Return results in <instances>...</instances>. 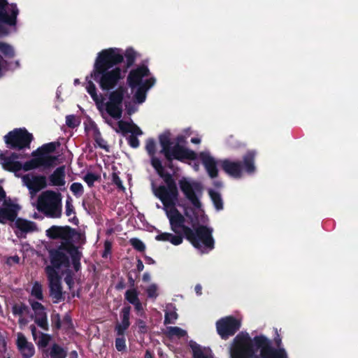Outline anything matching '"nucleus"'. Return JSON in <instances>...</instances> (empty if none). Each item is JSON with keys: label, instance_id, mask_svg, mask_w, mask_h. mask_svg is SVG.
Here are the masks:
<instances>
[{"label": "nucleus", "instance_id": "nucleus-9", "mask_svg": "<svg viewBox=\"0 0 358 358\" xmlns=\"http://www.w3.org/2000/svg\"><path fill=\"white\" fill-rule=\"evenodd\" d=\"M179 188L181 192L191 204L196 209L201 208L200 198L203 194V186L201 182L191 181L187 178H182L178 181Z\"/></svg>", "mask_w": 358, "mask_h": 358}, {"label": "nucleus", "instance_id": "nucleus-28", "mask_svg": "<svg viewBox=\"0 0 358 358\" xmlns=\"http://www.w3.org/2000/svg\"><path fill=\"white\" fill-rule=\"evenodd\" d=\"M123 59L125 57L126 62L124 67L122 69L125 73L127 70L134 65L136 59V52L132 48H128L124 52L122 51Z\"/></svg>", "mask_w": 358, "mask_h": 358}, {"label": "nucleus", "instance_id": "nucleus-54", "mask_svg": "<svg viewBox=\"0 0 358 358\" xmlns=\"http://www.w3.org/2000/svg\"><path fill=\"white\" fill-rule=\"evenodd\" d=\"M62 323L66 329H69L73 327L72 319L69 314H66L62 320Z\"/></svg>", "mask_w": 358, "mask_h": 358}, {"label": "nucleus", "instance_id": "nucleus-5", "mask_svg": "<svg viewBox=\"0 0 358 358\" xmlns=\"http://www.w3.org/2000/svg\"><path fill=\"white\" fill-rule=\"evenodd\" d=\"M257 153L255 150H248L243 156L242 161H234L224 159L220 161L222 169L228 176L239 179L242 178L243 173L252 175L256 171L255 157Z\"/></svg>", "mask_w": 358, "mask_h": 358}, {"label": "nucleus", "instance_id": "nucleus-20", "mask_svg": "<svg viewBox=\"0 0 358 358\" xmlns=\"http://www.w3.org/2000/svg\"><path fill=\"white\" fill-rule=\"evenodd\" d=\"M199 159L205 167L208 176L211 178H217L218 176V169L217 162L208 152H201L199 153Z\"/></svg>", "mask_w": 358, "mask_h": 358}, {"label": "nucleus", "instance_id": "nucleus-47", "mask_svg": "<svg viewBox=\"0 0 358 358\" xmlns=\"http://www.w3.org/2000/svg\"><path fill=\"white\" fill-rule=\"evenodd\" d=\"M146 294L148 298L156 299L158 296L157 286L152 284L146 289Z\"/></svg>", "mask_w": 358, "mask_h": 358}, {"label": "nucleus", "instance_id": "nucleus-49", "mask_svg": "<svg viewBox=\"0 0 358 358\" xmlns=\"http://www.w3.org/2000/svg\"><path fill=\"white\" fill-rule=\"evenodd\" d=\"M177 318L178 314L176 312H166L165 313L164 324H167L173 323V321L177 320Z\"/></svg>", "mask_w": 358, "mask_h": 358}, {"label": "nucleus", "instance_id": "nucleus-17", "mask_svg": "<svg viewBox=\"0 0 358 358\" xmlns=\"http://www.w3.org/2000/svg\"><path fill=\"white\" fill-rule=\"evenodd\" d=\"M19 13L15 4L8 6L7 0H0V22L9 26H15Z\"/></svg>", "mask_w": 358, "mask_h": 358}, {"label": "nucleus", "instance_id": "nucleus-21", "mask_svg": "<svg viewBox=\"0 0 358 358\" xmlns=\"http://www.w3.org/2000/svg\"><path fill=\"white\" fill-rule=\"evenodd\" d=\"M14 222V225L17 229V231H15V234L17 237H22V234H26L37 229L36 224L34 222L21 217H16Z\"/></svg>", "mask_w": 358, "mask_h": 358}, {"label": "nucleus", "instance_id": "nucleus-51", "mask_svg": "<svg viewBox=\"0 0 358 358\" xmlns=\"http://www.w3.org/2000/svg\"><path fill=\"white\" fill-rule=\"evenodd\" d=\"M30 343H29L25 338V336L22 334H19L17 339V346L18 350H21L22 348L27 346Z\"/></svg>", "mask_w": 358, "mask_h": 358}, {"label": "nucleus", "instance_id": "nucleus-7", "mask_svg": "<svg viewBox=\"0 0 358 358\" xmlns=\"http://www.w3.org/2000/svg\"><path fill=\"white\" fill-rule=\"evenodd\" d=\"M58 143L50 142L43 144L42 146L33 151L31 155L33 157L29 161L25 162V168L27 169H36L40 167L44 169H50L57 164L58 160L57 156L50 155L55 151Z\"/></svg>", "mask_w": 358, "mask_h": 358}, {"label": "nucleus", "instance_id": "nucleus-14", "mask_svg": "<svg viewBox=\"0 0 358 358\" xmlns=\"http://www.w3.org/2000/svg\"><path fill=\"white\" fill-rule=\"evenodd\" d=\"M76 235H78L79 238L82 234L78 233L75 229L69 226H57L53 225L46 230V236L52 240L61 239L64 241L62 244H73L72 241Z\"/></svg>", "mask_w": 358, "mask_h": 358}, {"label": "nucleus", "instance_id": "nucleus-44", "mask_svg": "<svg viewBox=\"0 0 358 358\" xmlns=\"http://www.w3.org/2000/svg\"><path fill=\"white\" fill-rule=\"evenodd\" d=\"M51 322L53 329L59 330L62 327V321L59 313L52 314Z\"/></svg>", "mask_w": 358, "mask_h": 358}, {"label": "nucleus", "instance_id": "nucleus-43", "mask_svg": "<svg viewBox=\"0 0 358 358\" xmlns=\"http://www.w3.org/2000/svg\"><path fill=\"white\" fill-rule=\"evenodd\" d=\"M115 348L119 352L125 350L127 346L126 339L124 336H118V337L115 338Z\"/></svg>", "mask_w": 358, "mask_h": 358}, {"label": "nucleus", "instance_id": "nucleus-55", "mask_svg": "<svg viewBox=\"0 0 358 358\" xmlns=\"http://www.w3.org/2000/svg\"><path fill=\"white\" fill-rule=\"evenodd\" d=\"M155 83V79L154 78H150L146 79L143 83L141 84V87H143V89H146L148 91L150 87H152Z\"/></svg>", "mask_w": 358, "mask_h": 358}, {"label": "nucleus", "instance_id": "nucleus-37", "mask_svg": "<svg viewBox=\"0 0 358 358\" xmlns=\"http://www.w3.org/2000/svg\"><path fill=\"white\" fill-rule=\"evenodd\" d=\"M94 139L99 148L108 150V146L106 145V142L102 138L101 134L98 129L94 132Z\"/></svg>", "mask_w": 358, "mask_h": 358}, {"label": "nucleus", "instance_id": "nucleus-15", "mask_svg": "<svg viewBox=\"0 0 358 358\" xmlns=\"http://www.w3.org/2000/svg\"><path fill=\"white\" fill-rule=\"evenodd\" d=\"M71 244H61L57 248L49 250V258L51 265L50 267L55 270L61 268H69L70 266V260L69 256L63 251L68 252V247Z\"/></svg>", "mask_w": 358, "mask_h": 358}, {"label": "nucleus", "instance_id": "nucleus-24", "mask_svg": "<svg viewBox=\"0 0 358 358\" xmlns=\"http://www.w3.org/2000/svg\"><path fill=\"white\" fill-rule=\"evenodd\" d=\"M66 167L64 165L57 167L48 177L50 186H64L66 184L65 172Z\"/></svg>", "mask_w": 358, "mask_h": 358}, {"label": "nucleus", "instance_id": "nucleus-42", "mask_svg": "<svg viewBox=\"0 0 358 358\" xmlns=\"http://www.w3.org/2000/svg\"><path fill=\"white\" fill-rule=\"evenodd\" d=\"M70 189L73 192V194L76 196H81L84 192L83 186L80 182L72 183L70 187Z\"/></svg>", "mask_w": 358, "mask_h": 358}, {"label": "nucleus", "instance_id": "nucleus-45", "mask_svg": "<svg viewBox=\"0 0 358 358\" xmlns=\"http://www.w3.org/2000/svg\"><path fill=\"white\" fill-rule=\"evenodd\" d=\"M80 122L76 119L73 115H69L66 117V124L68 127L74 129L78 127Z\"/></svg>", "mask_w": 358, "mask_h": 358}, {"label": "nucleus", "instance_id": "nucleus-41", "mask_svg": "<svg viewBox=\"0 0 358 358\" xmlns=\"http://www.w3.org/2000/svg\"><path fill=\"white\" fill-rule=\"evenodd\" d=\"M99 178V176L89 172L84 176L83 180L90 187H92L94 186V182L98 180Z\"/></svg>", "mask_w": 358, "mask_h": 358}, {"label": "nucleus", "instance_id": "nucleus-25", "mask_svg": "<svg viewBox=\"0 0 358 358\" xmlns=\"http://www.w3.org/2000/svg\"><path fill=\"white\" fill-rule=\"evenodd\" d=\"M88 79L89 76H87L86 80L87 83L86 85V90L87 93L91 96L92 100L95 102L97 108L100 109L101 106H105L104 99L101 94H97V90L95 85L91 80Z\"/></svg>", "mask_w": 358, "mask_h": 358}, {"label": "nucleus", "instance_id": "nucleus-12", "mask_svg": "<svg viewBox=\"0 0 358 358\" xmlns=\"http://www.w3.org/2000/svg\"><path fill=\"white\" fill-rule=\"evenodd\" d=\"M48 280L50 296L53 303H57L65 300L64 293L62 292V278L57 271L50 266L45 268Z\"/></svg>", "mask_w": 358, "mask_h": 358}, {"label": "nucleus", "instance_id": "nucleus-31", "mask_svg": "<svg viewBox=\"0 0 358 358\" xmlns=\"http://www.w3.org/2000/svg\"><path fill=\"white\" fill-rule=\"evenodd\" d=\"M35 322L44 330L48 329L47 314L45 311H41L36 314Z\"/></svg>", "mask_w": 358, "mask_h": 358}, {"label": "nucleus", "instance_id": "nucleus-46", "mask_svg": "<svg viewBox=\"0 0 358 358\" xmlns=\"http://www.w3.org/2000/svg\"><path fill=\"white\" fill-rule=\"evenodd\" d=\"M136 325L138 327V332L139 334H146L148 331V327L146 324V322L141 320V319H137L136 320Z\"/></svg>", "mask_w": 358, "mask_h": 358}, {"label": "nucleus", "instance_id": "nucleus-1", "mask_svg": "<svg viewBox=\"0 0 358 358\" xmlns=\"http://www.w3.org/2000/svg\"><path fill=\"white\" fill-rule=\"evenodd\" d=\"M123 62L122 50L110 48L99 52L95 59L90 77L96 81L103 92H108L105 103L106 113L113 119L119 120L122 115L124 98H130L128 87L120 85L125 73L117 66Z\"/></svg>", "mask_w": 358, "mask_h": 358}, {"label": "nucleus", "instance_id": "nucleus-18", "mask_svg": "<svg viewBox=\"0 0 358 358\" xmlns=\"http://www.w3.org/2000/svg\"><path fill=\"white\" fill-rule=\"evenodd\" d=\"M20 157V155L16 152H12L9 156H6L3 153H0V164L2 168L9 172L16 173L22 169L24 171H29L31 169L25 168V162L22 164L17 161Z\"/></svg>", "mask_w": 358, "mask_h": 358}, {"label": "nucleus", "instance_id": "nucleus-50", "mask_svg": "<svg viewBox=\"0 0 358 358\" xmlns=\"http://www.w3.org/2000/svg\"><path fill=\"white\" fill-rule=\"evenodd\" d=\"M65 208H66L65 213H66V216L69 217L71 214H75L74 206L72 203V199H71V197H68V199H66Z\"/></svg>", "mask_w": 358, "mask_h": 358}, {"label": "nucleus", "instance_id": "nucleus-60", "mask_svg": "<svg viewBox=\"0 0 358 358\" xmlns=\"http://www.w3.org/2000/svg\"><path fill=\"white\" fill-rule=\"evenodd\" d=\"M50 336L47 334H43L42 337L41 338L39 341V344L42 347H45L49 342Z\"/></svg>", "mask_w": 358, "mask_h": 358}, {"label": "nucleus", "instance_id": "nucleus-64", "mask_svg": "<svg viewBox=\"0 0 358 358\" xmlns=\"http://www.w3.org/2000/svg\"><path fill=\"white\" fill-rule=\"evenodd\" d=\"M143 268H144V265H143V262L140 259H137V265H136L137 271L138 272H141L143 270Z\"/></svg>", "mask_w": 358, "mask_h": 358}, {"label": "nucleus", "instance_id": "nucleus-57", "mask_svg": "<svg viewBox=\"0 0 358 358\" xmlns=\"http://www.w3.org/2000/svg\"><path fill=\"white\" fill-rule=\"evenodd\" d=\"M132 305L134 306V309L138 315L141 316L144 314L143 305L140 300L133 303Z\"/></svg>", "mask_w": 358, "mask_h": 358}, {"label": "nucleus", "instance_id": "nucleus-26", "mask_svg": "<svg viewBox=\"0 0 358 358\" xmlns=\"http://www.w3.org/2000/svg\"><path fill=\"white\" fill-rule=\"evenodd\" d=\"M118 128L120 131L125 134L127 133H131V135L141 136L143 134L142 130L132 121L128 122L123 120H120L117 122Z\"/></svg>", "mask_w": 358, "mask_h": 358}, {"label": "nucleus", "instance_id": "nucleus-30", "mask_svg": "<svg viewBox=\"0 0 358 358\" xmlns=\"http://www.w3.org/2000/svg\"><path fill=\"white\" fill-rule=\"evenodd\" d=\"M67 354L66 350L57 343H54L50 351L51 358H66Z\"/></svg>", "mask_w": 358, "mask_h": 358}, {"label": "nucleus", "instance_id": "nucleus-35", "mask_svg": "<svg viewBox=\"0 0 358 358\" xmlns=\"http://www.w3.org/2000/svg\"><path fill=\"white\" fill-rule=\"evenodd\" d=\"M28 310V307L23 303H15L12 307V313L15 316H22Z\"/></svg>", "mask_w": 358, "mask_h": 358}, {"label": "nucleus", "instance_id": "nucleus-32", "mask_svg": "<svg viewBox=\"0 0 358 358\" xmlns=\"http://www.w3.org/2000/svg\"><path fill=\"white\" fill-rule=\"evenodd\" d=\"M137 90L134 94V101L136 103L141 104L143 103L145 99H146V89H143V87L137 86Z\"/></svg>", "mask_w": 358, "mask_h": 358}, {"label": "nucleus", "instance_id": "nucleus-52", "mask_svg": "<svg viewBox=\"0 0 358 358\" xmlns=\"http://www.w3.org/2000/svg\"><path fill=\"white\" fill-rule=\"evenodd\" d=\"M127 141L129 146L131 147L132 148H137L140 145V141L137 138V136L130 135L127 138Z\"/></svg>", "mask_w": 358, "mask_h": 358}, {"label": "nucleus", "instance_id": "nucleus-48", "mask_svg": "<svg viewBox=\"0 0 358 358\" xmlns=\"http://www.w3.org/2000/svg\"><path fill=\"white\" fill-rule=\"evenodd\" d=\"M111 179H112L113 183L115 184L119 189L123 190V191L125 189V188L122 184V182L118 176V173L113 172L112 173Z\"/></svg>", "mask_w": 358, "mask_h": 358}, {"label": "nucleus", "instance_id": "nucleus-22", "mask_svg": "<svg viewBox=\"0 0 358 358\" xmlns=\"http://www.w3.org/2000/svg\"><path fill=\"white\" fill-rule=\"evenodd\" d=\"M130 312L131 306H124L120 312L121 322L117 323L115 327V331L117 336H124L125 331L130 326Z\"/></svg>", "mask_w": 358, "mask_h": 358}, {"label": "nucleus", "instance_id": "nucleus-56", "mask_svg": "<svg viewBox=\"0 0 358 358\" xmlns=\"http://www.w3.org/2000/svg\"><path fill=\"white\" fill-rule=\"evenodd\" d=\"M124 106L127 110V113L129 115L134 114L136 111L135 106L129 101H124Z\"/></svg>", "mask_w": 358, "mask_h": 358}, {"label": "nucleus", "instance_id": "nucleus-4", "mask_svg": "<svg viewBox=\"0 0 358 358\" xmlns=\"http://www.w3.org/2000/svg\"><path fill=\"white\" fill-rule=\"evenodd\" d=\"M171 132L164 131L159 136V144L162 147L160 153L162 154L166 162V166L172 169L173 168V159L184 162L185 159L195 160L197 158L196 153L182 145L176 143L172 146L173 142L171 139Z\"/></svg>", "mask_w": 358, "mask_h": 358}, {"label": "nucleus", "instance_id": "nucleus-13", "mask_svg": "<svg viewBox=\"0 0 358 358\" xmlns=\"http://www.w3.org/2000/svg\"><path fill=\"white\" fill-rule=\"evenodd\" d=\"M241 322L234 316H227L216 322V329L222 339L227 340L240 329Z\"/></svg>", "mask_w": 358, "mask_h": 358}, {"label": "nucleus", "instance_id": "nucleus-34", "mask_svg": "<svg viewBox=\"0 0 358 358\" xmlns=\"http://www.w3.org/2000/svg\"><path fill=\"white\" fill-rule=\"evenodd\" d=\"M167 333L169 336H176L178 338H182L187 335V331L178 327H168Z\"/></svg>", "mask_w": 358, "mask_h": 358}, {"label": "nucleus", "instance_id": "nucleus-36", "mask_svg": "<svg viewBox=\"0 0 358 358\" xmlns=\"http://www.w3.org/2000/svg\"><path fill=\"white\" fill-rule=\"evenodd\" d=\"M22 358H30L31 357L35 352V349L34 345L31 343L25 347L19 350Z\"/></svg>", "mask_w": 358, "mask_h": 358}, {"label": "nucleus", "instance_id": "nucleus-8", "mask_svg": "<svg viewBox=\"0 0 358 358\" xmlns=\"http://www.w3.org/2000/svg\"><path fill=\"white\" fill-rule=\"evenodd\" d=\"M33 139L32 134L29 133L24 127L14 129L3 137L6 148L15 150L30 148V144Z\"/></svg>", "mask_w": 358, "mask_h": 358}, {"label": "nucleus", "instance_id": "nucleus-59", "mask_svg": "<svg viewBox=\"0 0 358 358\" xmlns=\"http://www.w3.org/2000/svg\"><path fill=\"white\" fill-rule=\"evenodd\" d=\"M275 336L274 338V343L278 348L277 349H284L283 348H281L282 345V338L280 336L278 333L277 329H275Z\"/></svg>", "mask_w": 358, "mask_h": 358}, {"label": "nucleus", "instance_id": "nucleus-33", "mask_svg": "<svg viewBox=\"0 0 358 358\" xmlns=\"http://www.w3.org/2000/svg\"><path fill=\"white\" fill-rule=\"evenodd\" d=\"M124 299L129 303L133 304L140 300L138 298V292L135 288L129 289L126 291Z\"/></svg>", "mask_w": 358, "mask_h": 358}, {"label": "nucleus", "instance_id": "nucleus-23", "mask_svg": "<svg viewBox=\"0 0 358 358\" xmlns=\"http://www.w3.org/2000/svg\"><path fill=\"white\" fill-rule=\"evenodd\" d=\"M17 210L18 206L16 204L10 203L5 207H0V223L14 222L17 216Z\"/></svg>", "mask_w": 358, "mask_h": 358}, {"label": "nucleus", "instance_id": "nucleus-40", "mask_svg": "<svg viewBox=\"0 0 358 358\" xmlns=\"http://www.w3.org/2000/svg\"><path fill=\"white\" fill-rule=\"evenodd\" d=\"M0 51L6 57H13L15 56V52L13 48L6 43H0Z\"/></svg>", "mask_w": 358, "mask_h": 358}, {"label": "nucleus", "instance_id": "nucleus-63", "mask_svg": "<svg viewBox=\"0 0 358 358\" xmlns=\"http://www.w3.org/2000/svg\"><path fill=\"white\" fill-rule=\"evenodd\" d=\"M76 296L80 298V294L79 291H77L76 292H73L70 295H69L67 298V302H69L72 298H74Z\"/></svg>", "mask_w": 358, "mask_h": 358}, {"label": "nucleus", "instance_id": "nucleus-27", "mask_svg": "<svg viewBox=\"0 0 358 358\" xmlns=\"http://www.w3.org/2000/svg\"><path fill=\"white\" fill-rule=\"evenodd\" d=\"M68 253L70 255L71 262L74 270L78 272L81 268L80 260L83 257V254L79 251L78 248L73 244H71L68 247Z\"/></svg>", "mask_w": 358, "mask_h": 358}, {"label": "nucleus", "instance_id": "nucleus-62", "mask_svg": "<svg viewBox=\"0 0 358 358\" xmlns=\"http://www.w3.org/2000/svg\"><path fill=\"white\" fill-rule=\"evenodd\" d=\"M110 252V244L108 242L105 243V250L102 255L103 257H106L107 254Z\"/></svg>", "mask_w": 358, "mask_h": 358}, {"label": "nucleus", "instance_id": "nucleus-58", "mask_svg": "<svg viewBox=\"0 0 358 358\" xmlns=\"http://www.w3.org/2000/svg\"><path fill=\"white\" fill-rule=\"evenodd\" d=\"M64 281H65L66 284L68 285L69 288L71 289L74 285V281H73V277L71 273H68L65 276Z\"/></svg>", "mask_w": 358, "mask_h": 358}, {"label": "nucleus", "instance_id": "nucleus-53", "mask_svg": "<svg viewBox=\"0 0 358 358\" xmlns=\"http://www.w3.org/2000/svg\"><path fill=\"white\" fill-rule=\"evenodd\" d=\"M30 304H31L32 309L36 313V314H37V313L41 312V311H45L44 306L42 303H41L40 302L32 301V302H30Z\"/></svg>", "mask_w": 358, "mask_h": 358}, {"label": "nucleus", "instance_id": "nucleus-3", "mask_svg": "<svg viewBox=\"0 0 358 358\" xmlns=\"http://www.w3.org/2000/svg\"><path fill=\"white\" fill-rule=\"evenodd\" d=\"M145 150L150 157L152 166L165 183L164 185H161L153 188L154 194L162 203L169 204L173 199L176 197L178 192H179L177 183L172 174L165 171L161 160L155 156L156 143L153 138H150L146 140Z\"/></svg>", "mask_w": 358, "mask_h": 358}, {"label": "nucleus", "instance_id": "nucleus-61", "mask_svg": "<svg viewBox=\"0 0 358 358\" xmlns=\"http://www.w3.org/2000/svg\"><path fill=\"white\" fill-rule=\"evenodd\" d=\"M126 287V285L124 283V279L121 278L120 281L116 284L115 289L117 290H121Z\"/></svg>", "mask_w": 358, "mask_h": 358}, {"label": "nucleus", "instance_id": "nucleus-38", "mask_svg": "<svg viewBox=\"0 0 358 358\" xmlns=\"http://www.w3.org/2000/svg\"><path fill=\"white\" fill-rule=\"evenodd\" d=\"M31 295L36 297L38 300H43V294L42 286L38 282H35L32 289H31Z\"/></svg>", "mask_w": 358, "mask_h": 358}, {"label": "nucleus", "instance_id": "nucleus-16", "mask_svg": "<svg viewBox=\"0 0 358 358\" xmlns=\"http://www.w3.org/2000/svg\"><path fill=\"white\" fill-rule=\"evenodd\" d=\"M22 181L31 196L48 187L47 178L43 175L25 174L22 176Z\"/></svg>", "mask_w": 358, "mask_h": 358}, {"label": "nucleus", "instance_id": "nucleus-6", "mask_svg": "<svg viewBox=\"0 0 358 358\" xmlns=\"http://www.w3.org/2000/svg\"><path fill=\"white\" fill-rule=\"evenodd\" d=\"M36 209L47 217L60 218L62 213V196L53 190L43 192L37 199Z\"/></svg>", "mask_w": 358, "mask_h": 358}, {"label": "nucleus", "instance_id": "nucleus-19", "mask_svg": "<svg viewBox=\"0 0 358 358\" xmlns=\"http://www.w3.org/2000/svg\"><path fill=\"white\" fill-rule=\"evenodd\" d=\"M150 75V70L146 65L142 64L131 70L127 79V85L131 89L140 86L142 83V78Z\"/></svg>", "mask_w": 358, "mask_h": 358}, {"label": "nucleus", "instance_id": "nucleus-29", "mask_svg": "<svg viewBox=\"0 0 358 358\" xmlns=\"http://www.w3.org/2000/svg\"><path fill=\"white\" fill-rule=\"evenodd\" d=\"M209 196L215 208V209L218 211L223 209V201L221 196L220 193L217 191H215L212 189H209L208 191Z\"/></svg>", "mask_w": 358, "mask_h": 358}, {"label": "nucleus", "instance_id": "nucleus-39", "mask_svg": "<svg viewBox=\"0 0 358 358\" xmlns=\"http://www.w3.org/2000/svg\"><path fill=\"white\" fill-rule=\"evenodd\" d=\"M131 245L138 252H144L145 250V245L144 243L137 238H131L129 241Z\"/></svg>", "mask_w": 358, "mask_h": 358}, {"label": "nucleus", "instance_id": "nucleus-2", "mask_svg": "<svg viewBox=\"0 0 358 358\" xmlns=\"http://www.w3.org/2000/svg\"><path fill=\"white\" fill-rule=\"evenodd\" d=\"M179 192L169 204L162 203L166 216L169 220L171 229L176 234L160 233L155 236L158 241H169L174 245H180L183 238H186L196 249L202 254L208 253L215 248L213 237V229L206 225L199 224L194 229L185 224L184 216L176 208L178 204Z\"/></svg>", "mask_w": 358, "mask_h": 358}, {"label": "nucleus", "instance_id": "nucleus-11", "mask_svg": "<svg viewBox=\"0 0 358 358\" xmlns=\"http://www.w3.org/2000/svg\"><path fill=\"white\" fill-rule=\"evenodd\" d=\"M254 341L256 348L260 349L259 354L255 358H288L285 349H275L271 341L263 335L255 336Z\"/></svg>", "mask_w": 358, "mask_h": 358}, {"label": "nucleus", "instance_id": "nucleus-10", "mask_svg": "<svg viewBox=\"0 0 358 358\" xmlns=\"http://www.w3.org/2000/svg\"><path fill=\"white\" fill-rule=\"evenodd\" d=\"M255 341L248 334H238L234 340L231 358H255Z\"/></svg>", "mask_w": 358, "mask_h": 358}]
</instances>
